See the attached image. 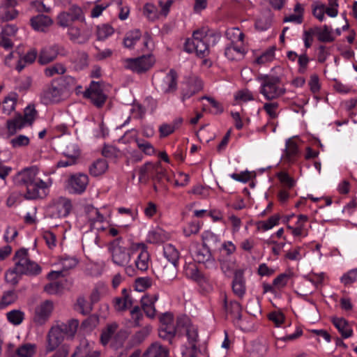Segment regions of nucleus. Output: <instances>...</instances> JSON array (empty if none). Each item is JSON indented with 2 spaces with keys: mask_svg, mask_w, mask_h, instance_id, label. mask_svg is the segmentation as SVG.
I'll list each match as a JSON object with an SVG mask.
<instances>
[{
  "mask_svg": "<svg viewBox=\"0 0 357 357\" xmlns=\"http://www.w3.org/2000/svg\"><path fill=\"white\" fill-rule=\"evenodd\" d=\"M78 264L77 258L73 257H64L61 259V264L63 268V271H68L75 268Z\"/></svg>",
  "mask_w": 357,
  "mask_h": 357,
  "instance_id": "e2e57ef3",
  "label": "nucleus"
},
{
  "mask_svg": "<svg viewBox=\"0 0 357 357\" xmlns=\"http://www.w3.org/2000/svg\"><path fill=\"white\" fill-rule=\"evenodd\" d=\"M108 169V163L106 160L99 158L94 161L89 167V174L94 177L102 175Z\"/></svg>",
  "mask_w": 357,
  "mask_h": 357,
  "instance_id": "cd10ccee",
  "label": "nucleus"
},
{
  "mask_svg": "<svg viewBox=\"0 0 357 357\" xmlns=\"http://www.w3.org/2000/svg\"><path fill=\"white\" fill-rule=\"evenodd\" d=\"M79 321L75 319L59 322L52 326L47 335V352L53 351L65 338L73 339L77 332Z\"/></svg>",
  "mask_w": 357,
  "mask_h": 357,
  "instance_id": "f03ea898",
  "label": "nucleus"
},
{
  "mask_svg": "<svg viewBox=\"0 0 357 357\" xmlns=\"http://www.w3.org/2000/svg\"><path fill=\"white\" fill-rule=\"evenodd\" d=\"M108 250L112 255V261L117 266H126L130 261L132 252H130L123 245L121 237H118L108 245Z\"/></svg>",
  "mask_w": 357,
  "mask_h": 357,
  "instance_id": "39448f33",
  "label": "nucleus"
},
{
  "mask_svg": "<svg viewBox=\"0 0 357 357\" xmlns=\"http://www.w3.org/2000/svg\"><path fill=\"white\" fill-rule=\"evenodd\" d=\"M52 217L64 218L68 215L72 208V204L69 199L60 197L56 199L52 206Z\"/></svg>",
  "mask_w": 357,
  "mask_h": 357,
  "instance_id": "2eb2a0df",
  "label": "nucleus"
},
{
  "mask_svg": "<svg viewBox=\"0 0 357 357\" xmlns=\"http://www.w3.org/2000/svg\"><path fill=\"white\" fill-rule=\"evenodd\" d=\"M38 173V169L36 167L26 168L17 174L15 182L19 185L26 187L40 178L37 177Z\"/></svg>",
  "mask_w": 357,
  "mask_h": 357,
  "instance_id": "dca6fc26",
  "label": "nucleus"
},
{
  "mask_svg": "<svg viewBox=\"0 0 357 357\" xmlns=\"http://www.w3.org/2000/svg\"><path fill=\"white\" fill-rule=\"evenodd\" d=\"M257 80L261 82L259 92L267 100L277 99L286 92L284 87L280 86L281 78L279 76L261 75L257 77Z\"/></svg>",
  "mask_w": 357,
  "mask_h": 357,
  "instance_id": "7ed1b4c3",
  "label": "nucleus"
},
{
  "mask_svg": "<svg viewBox=\"0 0 357 357\" xmlns=\"http://www.w3.org/2000/svg\"><path fill=\"white\" fill-rule=\"evenodd\" d=\"M77 305L78 307V310H79V312L83 314H88L93 310L91 303H89L84 297H79L77 298Z\"/></svg>",
  "mask_w": 357,
  "mask_h": 357,
  "instance_id": "4d7b16f0",
  "label": "nucleus"
},
{
  "mask_svg": "<svg viewBox=\"0 0 357 357\" xmlns=\"http://www.w3.org/2000/svg\"><path fill=\"white\" fill-rule=\"evenodd\" d=\"M310 33L317 37L319 41L322 43H330L335 40L332 36V29L327 25L322 27L313 26L310 29Z\"/></svg>",
  "mask_w": 357,
  "mask_h": 357,
  "instance_id": "412c9836",
  "label": "nucleus"
},
{
  "mask_svg": "<svg viewBox=\"0 0 357 357\" xmlns=\"http://www.w3.org/2000/svg\"><path fill=\"white\" fill-rule=\"evenodd\" d=\"M247 312L253 316L261 313L259 301L257 299H250L246 306Z\"/></svg>",
  "mask_w": 357,
  "mask_h": 357,
  "instance_id": "680f3d73",
  "label": "nucleus"
},
{
  "mask_svg": "<svg viewBox=\"0 0 357 357\" xmlns=\"http://www.w3.org/2000/svg\"><path fill=\"white\" fill-rule=\"evenodd\" d=\"M6 317L9 322L13 325H19L24 320V314L19 310H13L8 312L6 314Z\"/></svg>",
  "mask_w": 357,
  "mask_h": 357,
  "instance_id": "3c124183",
  "label": "nucleus"
},
{
  "mask_svg": "<svg viewBox=\"0 0 357 357\" xmlns=\"http://www.w3.org/2000/svg\"><path fill=\"white\" fill-rule=\"evenodd\" d=\"M88 183V176L78 173L70 176L68 181V188L70 192L80 195L85 191Z\"/></svg>",
  "mask_w": 357,
  "mask_h": 357,
  "instance_id": "ddd939ff",
  "label": "nucleus"
},
{
  "mask_svg": "<svg viewBox=\"0 0 357 357\" xmlns=\"http://www.w3.org/2000/svg\"><path fill=\"white\" fill-rule=\"evenodd\" d=\"M185 335L188 337L189 343L191 344V349L196 350V342L198 339V333L197 328L194 326L188 328L187 331H185Z\"/></svg>",
  "mask_w": 357,
  "mask_h": 357,
  "instance_id": "bf43d9fd",
  "label": "nucleus"
},
{
  "mask_svg": "<svg viewBox=\"0 0 357 357\" xmlns=\"http://www.w3.org/2000/svg\"><path fill=\"white\" fill-rule=\"evenodd\" d=\"M221 35L219 32L202 28L196 30L192 33V38H188L184 44V50L188 53L195 52L200 58L206 57L209 54L210 39L212 45H215L220 40Z\"/></svg>",
  "mask_w": 357,
  "mask_h": 357,
  "instance_id": "f257e3e1",
  "label": "nucleus"
},
{
  "mask_svg": "<svg viewBox=\"0 0 357 357\" xmlns=\"http://www.w3.org/2000/svg\"><path fill=\"white\" fill-rule=\"evenodd\" d=\"M142 33L139 29H136L126 33L123 45L126 48L132 49L135 44L141 38Z\"/></svg>",
  "mask_w": 357,
  "mask_h": 357,
  "instance_id": "f704fd0d",
  "label": "nucleus"
},
{
  "mask_svg": "<svg viewBox=\"0 0 357 357\" xmlns=\"http://www.w3.org/2000/svg\"><path fill=\"white\" fill-rule=\"evenodd\" d=\"M84 97L90 99L97 107H102L107 100V96L102 90V83L92 81L89 87L84 92Z\"/></svg>",
  "mask_w": 357,
  "mask_h": 357,
  "instance_id": "1a4fd4ad",
  "label": "nucleus"
},
{
  "mask_svg": "<svg viewBox=\"0 0 357 357\" xmlns=\"http://www.w3.org/2000/svg\"><path fill=\"white\" fill-rule=\"evenodd\" d=\"M177 335L176 328L174 325H160L158 328L159 337L168 342L169 344H172L174 337Z\"/></svg>",
  "mask_w": 357,
  "mask_h": 357,
  "instance_id": "c85d7f7f",
  "label": "nucleus"
},
{
  "mask_svg": "<svg viewBox=\"0 0 357 357\" xmlns=\"http://www.w3.org/2000/svg\"><path fill=\"white\" fill-rule=\"evenodd\" d=\"M64 145L65 147L62 153L66 158H73L76 159L79 158L80 153L76 144L73 142H66Z\"/></svg>",
  "mask_w": 357,
  "mask_h": 357,
  "instance_id": "37998d69",
  "label": "nucleus"
},
{
  "mask_svg": "<svg viewBox=\"0 0 357 357\" xmlns=\"http://www.w3.org/2000/svg\"><path fill=\"white\" fill-rule=\"evenodd\" d=\"M51 185L52 181L50 179L48 181H44L39 178L26 187L24 197L28 200L43 199L47 195Z\"/></svg>",
  "mask_w": 357,
  "mask_h": 357,
  "instance_id": "0eeeda50",
  "label": "nucleus"
},
{
  "mask_svg": "<svg viewBox=\"0 0 357 357\" xmlns=\"http://www.w3.org/2000/svg\"><path fill=\"white\" fill-rule=\"evenodd\" d=\"M132 304V300H127L122 297H116L113 300L114 309L119 312L126 310Z\"/></svg>",
  "mask_w": 357,
  "mask_h": 357,
  "instance_id": "603ef678",
  "label": "nucleus"
},
{
  "mask_svg": "<svg viewBox=\"0 0 357 357\" xmlns=\"http://www.w3.org/2000/svg\"><path fill=\"white\" fill-rule=\"evenodd\" d=\"M203 245L208 247L209 250L218 248L220 240L217 235L211 231H205L202 236Z\"/></svg>",
  "mask_w": 357,
  "mask_h": 357,
  "instance_id": "ea45409f",
  "label": "nucleus"
},
{
  "mask_svg": "<svg viewBox=\"0 0 357 357\" xmlns=\"http://www.w3.org/2000/svg\"><path fill=\"white\" fill-rule=\"evenodd\" d=\"M192 325L190 324V319L185 315L178 316L176 319V324L175 328H176V333L178 335H183L182 330L183 329L185 332L188 328L191 327Z\"/></svg>",
  "mask_w": 357,
  "mask_h": 357,
  "instance_id": "de8ad7c7",
  "label": "nucleus"
},
{
  "mask_svg": "<svg viewBox=\"0 0 357 357\" xmlns=\"http://www.w3.org/2000/svg\"><path fill=\"white\" fill-rule=\"evenodd\" d=\"M82 8L76 5L70 6L68 11L61 13L57 17V23L62 27H67L76 20H84Z\"/></svg>",
  "mask_w": 357,
  "mask_h": 357,
  "instance_id": "f8f14e48",
  "label": "nucleus"
},
{
  "mask_svg": "<svg viewBox=\"0 0 357 357\" xmlns=\"http://www.w3.org/2000/svg\"><path fill=\"white\" fill-rule=\"evenodd\" d=\"M68 34L70 40L79 44L86 43L90 38L89 33L81 31L79 27L75 26L69 27Z\"/></svg>",
  "mask_w": 357,
  "mask_h": 357,
  "instance_id": "a878e982",
  "label": "nucleus"
},
{
  "mask_svg": "<svg viewBox=\"0 0 357 357\" xmlns=\"http://www.w3.org/2000/svg\"><path fill=\"white\" fill-rule=\"evenodd\" d=\"M357 280V268L349 271L346 274L343 275L341 278V282L344 285H348L354 283Z\"/></svg>",
  "mask_w": 357,
  "mask_h": 357,
  "instance_id": "774afa93",
  "label": "nucleus"
},
{
  "mask_svg": "<svg viewBox=\"0 0 357 357\" xmlns=\"http://www.w3.org/2000/svg\"><path fill=\"white\" fill-rule=\"evenodd\" d=\"M275 47H271L264 52L260 56L257 57L256 62L258 64H264L272 61L275 55Z\"/></svg>",
  "mask_w": 357,
  "mask_h": 357,
  "instance_id": "052dcab7",
  "label": "nucleus"
},
{
  "mask_svg": "<svg viewBox=\"0 0 357 357\" xmlns=\"http://www.w3.org/2000/svg\"><path fill=\"white\" fill-rule=\"evenodd\" d=\"M18 95L16 93H10L5 98L2 102L3 113L9 115L15 109Z\"/></svg>",
  "mask_w": 357,
  "mask_h": 357,
  "instance_id": "4c0bfd02",
  "label": "nucleus"
},
{
  "mask_svg": "<svg viewBox=\"0 0 357 357\" xmlns=\"http://www.w3.org/2000/svg\"><path fill=\"white\" fill-rule=\"evenodd\" d=\"M67 54L68 51L63 45L54 44L45 47L40 50L38 62L41 65H45L53 61L58 55L65 56Z\"/></svg>",
  "mask_w": 357,
  "mask_h": 357,
  "instance_id": "9b49d317",
  "label": "nucleus"
},
{
  "mask_svg": "<svg viewBox=\"0 0 357 357\" xmlns=\"http://www.w3.org/2000/svg\"><path fill=\"white\" fill-rule=\"evenodd\" d=\"M63 285L59 282H53L44 287V291L48 294L59 295L63 292Z\"/></svg>",
  "mask_w": 357,
  "mask_h": 357,
  "instance_id": "864d4df0",
  "label": "nucleus"
},
{
  "mask_svg": "<svg viewBox=\"0 0 357 357\" xmlns=\"http://www.w3.org/2000/svg\"><path fill=\"white\" fill-rule=\"evenodd\" d=\"M18 15V11L15 9L10 10L5 6H0V20L3 22H7L14 20Z\"/></svg>",
  "mask_w": 357,
  "mask_h": 357,
  "instance_id": "09e8293b",
  "label": "nucleus"
},
{
  "mask_svg": "<svg viewBox=\"0 0 357 357\" xmlns=\"http://www.w3.org/2000/svg\"><path fill=\"white\" fill-rule=\"evenodd\" d=\"M178 75L175 70L171 69L163 77H155L153 84L155 89L163 93H174L177 89Z\"/></svg>",
  "mask_w": 357,
  "mask_h": 357,
  "instance_id": "6e6552de",
  "label": "nucleus"
},
{
  "mask_svg": "<svg viewBox=\"0 0 357 357\" xmlns=\"http://www.w3.org/2000/svg\"><path fill=\"white\" fill-rule=\"evenodd\" d=\"M280 218V215L275 214L270 217L267 220L259 221L257 222L258 229H261L264 231L271 229L278 224Z\"/></svg>",
  "mask_w": 357,
  "mask_h": 357,
  "instance_id": "49530a36",
  "label": "nucleus"
},
{
  "mask_svg": "<svg viewBox=\"0 0 357 357\" xmlns=\"http://www.w3.org/2000/svg\"><path fill=\"white\" fill-rule=\"evenodd\" d=\"M284 152L285 158L289 162H294L298 154V149L296 143L291 139H287Z\"/></svg>",
  "mask_w": 357,
  "mask_h": 357,
  "instance_id": "58836bf2",
  "label": "nucleus"
},
{
  "mask_svg": "<svg viewBox=\"0 0 357 357\" xmlns=\"http://www.w3.org/2000/svg\"><path fill=\"white\" fill-rule=\"evenodd\" d=\"M71 61L75 64L74 67L77 70L84 69L88 65V55L82 51H77L73 53Z\"/></svg>",
  "mask_w": 357,
  "mask_h": 357,
  "instance_id": "473e14b6",
  "label": "nucleus"
},
{
  "mask_svg": "<svg viewBox=\"0 0 357 357\" xmlns=\"http://www.w3.org/2000/svg\"><path fill=\"white\" fill-rule=\"evenodd\" d=\"M245 54V50L243 47L230 44L227 46L225 50V55L229 60H238L243 58Z\"/></svg>",
  "mask_w": 357,
  "mask_h": 357,
  "instance_id": "c756f323",
  "label": "nucleus"
},
{
  "mask_svg": "<svg viewBox=\"0 0 357 357\" xmlns=\"http://www.w3.org/2000/svg\"><path fill=\"white\" fill-rule=\"evenodd\" d=\"M7 128L10 135H15L18 130H20L26 124L22 119V116L18 114L15 118L7 121Z\"/></svg>",
  "mask_w": 357,
  "mask_h": 357,
  "instance_id": "2f4dec72",
  "label": "nucleus"
},
{
  "mask_svg": "<svg viewBox=\"0 0 357 357\" xmlns=\"http://www.w3.org/2000/svg\"><path fill=\"white\" fill-rule=\"evenodd\" d=\"M84 211L91 225L96 222H102L105 220L103 215L100 213L98 208L92 205H86Z\"/></svg>",
  "mask_w": 357,
  "mask_h": 357,
  "instance_id": "72a5a7b5",
  "label": "nucleus"
},
{
  "mask_svg": "<svg viewBox=\"0 0 357 357\" xmlns=\"http://www.w3.org/2000/svg\"><path fill=\"white\" fill-rule=\"evenodd\" d=\"M114 29L109 24H102L97 27V38L99 40H104L111 36Z\"/></svg>",
  "mask_w": 357,
  "mask_h": 357,
  "instance_id": "8fccbe9b",
  "label": "nucleus"
},
{
  "mask_svg": "<svg viewBox=\"0 0 357 357\" xmlns=\"http://www.w3.org/2000/svg\"><path fill=\"white\" fill-rule=\"evenodd\" d=\"M29 138L25 135H20L10 140V144L14 149L28 146L29 144Z\"/></svg>",
  "mask_w": 357,
  "mask_h": 357,
  "instance_id": "13d9d810",
  "label": "nucleus"
},
{
  "mask_svg": "<svg viewBox=\"0 0 357 357\" xmlns=\"http://www.w3.org/2000/svg\"><path fill=\"white\" fill-rule=\"evenodd\" d=\"M139 181L146 182L149 178L161 183L166 177L165 170L162 167L161 162H148L139 169Z\"/></svg>",
  "mask_w": 357,
  "mask_h": 357,
  "instance_id": "423d86ee",
  "label": "nucleus"
},
{
  "mask_svg": "<svg viewBox=\"0 0 357 357\" xmlns=\"http://www.w3.org/2000/svg\"><path fill=\"white\" fill-rule=\"evenodd\" d=\"M268 349V345L266 340H257L252 343L251 356L252 357H264Z\"/></svg>",
  "mask_w": 357,
  "mask_h": 357,
  "instance_id": "c9c22d12",
  "label": "nucleus"
},
{
  "mask_svg": "<svg viewBox=\"0 0 357 357\" xmlns=\"http://www.w3.org/2000/svg\"><path fill=\"white\" fill-rule=\"evenodd\" d=\"M169 350L159 343L152 344L144 352L143 357H168Z\"/></svg>",
  "mask_w": 357,
  "mask_h": 357,
  "instance_id": "bb28decb",
  "label": "nucleus"
},
{
  "mask_svg": "<svg viewBox=\"0 0 357 357\" xmlns=\"http://www.w3.org/2000/svg\"><path fill=\"white\" fill-rule=\"evenodd\" d=\"M36 352V345L33 344H24L15 351L18 357H33Z\"/></svg>",
  "mask_w": 357,
  "mask_h": 357,
  "instance_id": "a18cd8bd",
  "label": "nucleus"
},
{
  "mask_svg": "<svg viewBox=\"0 0 357 357\" xmlns=\"http://www.w3.org/2000/svg\"><path fill=\"white\" fill-rule=\"evenodd\" d=\"M36 115V110L33 106H28L24 109V114L22 116V119L26 124H32Z\"/></svg>",
  "mask_w": 357,
  "mask_h": 357,
  "instance_id": "69168bd1",
  "label": "nucleus"
},
{
  "mask_svg": "<svg viewBox=\"0 0 357 357\" xmlns=\"http://www.w3.org/2000/svg\"><path fill=\"white\" fill-rule=\"evenodd\" d=\"M17 298V294L13 290L4 292L0 301V307L3 308L13 303Z\"/></svg>",
  "mask_w": 357,
  "mask_h": 357,
  "instance_id": "6e6d98bb",
  "label": "nucleus"
},
{
  "mask_svg": "<svg viewBox=\"0 0 357 357\" xmlns=\"http://www.w3.org/2000/svg\"><path fill=\"white\" fill-rule=\"evenodd\" d=\"M66 71V67L60 63H57L54 66H50L45 69V75L47 77H52L54 75H62Z\"/></svg>",
  "mask_w": 357,
  "mask_h": 357,
  "instance_id": "5fc2aeb1",
  "label": "nucleus"
},
{
  "mask_svg": "<svg viewBox=\"0 0 357 357\" xmlns=\"http://www.w3.org/2000/svg\"><path fill=\"white\" fill-rule=\"evenodd\" d=\"M225 36L231 41V44H234L237 41L243 42L245 37L244 33L236 27L228 29L225 32Z\"/></svg>",
  "mask_w": 357,
  "mask_h": 357,
  "instance_id": "c03bdc74",
  "label": "nucleus"
},
{
  "mask_svg": "<svg viewBox=\"0 0 357 357\" xmlns=\"http://www.w3.org/2000/svg\"><path fill=\"white\" fill-rule=\"evenodd\" d=\"M163 253L165 258L172 264L178 265L180 254L178 250L170 243L163 247Z\"/></svg>",
  "mask_w": 357,
  "mask_h": 357,
  "instance_id": "e433bc0d",
  "label": "nucleus"
},
{
  "mask_svg": "<svg viewBox=\"0 0 357 357\" xmlns=\"http://www.w3.org/2000/svg\"><path fill=\"white\" fill-rule=\"evenodd\" d=\"M151 330V328L150 326H146L137 332L132 337V340L134 343H142L145 340V338L149 335Z\"/></svg>",
  "mask_w": 357,
  "mask_h": 357,
  "instance_id": "0e129e2a",
  "label": "nucleus"
},
{
  "mask_svg": "<svg viewBox=\"0 0 357 357\" xmlns=\"http://www.w3.org/2000/svg\"><path fill=\"white\" fill-rule=\"evenodd\" d=\"M188 84H189V90H188V91L183 93V99L189 98L190 97H191L192 96H193L194 94H195L196 93H197L198 91L202 90V87H203L202 81L197 77L192 78L189 81Z\"/></svg>",
  "mask_w": 357,
  "mask_h": 357,
  "instance_id": "a19ab883",
  "label": "nucleus"
},
{
  "mask_svg": "<svg viewBox=\"0 0 357 357\" xmlns=\"http://www.w3.org/2000/svg\"><path fill=\"white\" fill-rule=\"evenodd\" d=\"M119 325L116 322H113L107 325L102 330L100 335V342L102 345H107L115 335Z\"/></svg>",
  "mask_w": 357,
  "mask_h": 357,
  "instance_id": "7c9ffc66",
  "label": "nucleus"
},
{
  "mask_svg": "<svg viewBox=\"0 0 357 357\" xmlns=\"http://www.w3.org/2000/svg\"><path fill=\"white\" fill-rule=\"evenodd\" d=\"M53 309V304L50 301L41 303L36 309L35 321L40 324H43L49 317Z\"/></svg>",
  "mask_w": 357,
  "mask_h": 357,
  "instance_id": "5701e85b",
  "label": "nucleus"
},
{
  "mask_svg": "<svg viewBox=\"0 0 357 357\" xmlns=\"http://www.w3.org/2000/svg\"><path fill=\"white\" fill-rule=\"evenodd\" d=\"M31 25L37 31L45 32L52 23V20L47 15H38L31 18Z\"/></svg>",
  "mask_w": 357,
  "mask_h": 357,
  "instance_id": "4be33fe9",
  "label": "nucleus"
},
{
  "mask_svg": "<svg viewBox=\"0 0 357 357\" xmlns=\"http://www.w3.org/2000/svg\"><path fill=\"white\" fill-rule=\"evenodd\" d=\"M223 306L225 312L229 314L235 321H239L242 319V307L241 304L236 301H227V295L223 296Z\"/></svg>",
  "mask_w": 357,
  "mask_h": 357,
  "instance_id": "aec40b11",
  "label": "nucleus"
},
{
  "mask_svg": "<svg viewBox=\"0 0 357 357\" xmlns=\"http://www.w3.org/2000/svg\"><path fill=\"white\" fill-rule=\"evenodd\" d=\"M125 67L133 72L142 73L149 70L154 63V59L151 54L143 55L135 59L124 60Z\"/></svg>",
  "mask_w": 357,
  "mask_h": 357,
  "instance_id": "9d476101",
  "label": "nucleus"
},
{
  "mask_svg": "<svg viewBox=\"0 0 357 357\" xmlns=\"http://www.w3.org/2000/svg\"><path fill=\"white\" fill-rule=\"evenodd\" d=\"M59 86L60 88L62 89V91H70L73 89L77 90L78 89H81L80 86H76V80L74 77L71 76H64L59 79Z\"/></svg>",
  "mask_w": 357,
  "mask_h": 357,
  "instance_id": "79ce46f5",
  "label": "nucleus"
},
{
  "mask_svg": "<svg viewBox=\"0 0 357 357\" xmlns=\"http://www.w3.org/2000/svg\"><path fill=\"white\" fill-rule=\"evenodd\" d=\"M13 261L16 270L20 275L35 276L41 272V267L29 259L28 250L25 248H21L15 252Z\"/></svg>",
  "mask_w": 357,
  "mask_h": 357,
  "instance_id": "20e7f679",
  "label": "nucleus"
},
{
  "mask_svg": "<svg viewBox=\"0 0 357 357\" xmlns=\"http://www.w3.org/2000/svg\"><path fill=\"white\" fill-rule=\"evenodd\" d=\"M132 255L136 256L135 266L137 271L143 272L148 269L149 254L144 244H138L136 250L132 252Z\"/></svg>",
  "mask_w": 357,
  "mask_h": 357,
  "instance_id": "4468645a",
  "label": "nucleus"
},
{
  "mask_svg": "<svg viewBox=\"0 0 357 357\" xmlns=\"http://www.w3.org/2000/svg\"><path fill=\"white\" fill-rule=\"evenodd\" d=\"M194 259L199 264H204L206 268H213L215 267V259L213 258L211 250L208 247L202 245L198 248L195 255Z\"/></svg>",
  "mask_w": 357,
  "mask_h": 357,
  "instance_id": "a211bd4d",
  "label": "nucleus"
},
{
  "mask_svg": "<svg viewBox=\"0 0 357 357\" xmlns=\"http://www.w3.org/2000/svg\"><path fill=\"white\" fill-rule=\"evenodd\" d=\"M332 322L343 338H348L353 334V330L348 321L342 317H333Z\"/></svg>",
  "mask_w": 357,
  "mask_h": 357,
  "instance_id": "393cba45",
  "label": "nucleus"
},
{
  "mask_svg": "<svg viewBox=\"0 0 357 357\" xmlns=\"http://www.w3.org/2000/svg\"><path fill=\"white\" fill-rule=\"evenodd\" d=\"M63 93L62 89L52 84L41 93L40 99L45 105L59 102L61 100Z\"/></svg>",
  "mask_w": 357,
  "mask_h": 357,
  "instance_id": "f3484780",
  "label": "nucleus"
},
{
  "mask_svg": "<svg viewBox=\"0 0 357 357\" xmlns=\"http://www.w3.org/2000/svg\"><path fill=\"white\" fill-rule=\"evenodd\" d=\"M245 281L243 276V271L238 269L235 271L232 281V291L238 297L242 298L245 294Z\"/></svg>",
  "mask_w": 357,
  "mask_h": 357,
  "instance_id": "6ab92c4d",
  "label": "nucleus"
},
{
  "mask_svg": "<svg viewBox=\"0 0 357 357\" xmlns=\"http://www.w3.org/2000/svg\"><path fill=\"white\" fill-rule=\"evenodd\" d=\"M277 176L280 181L286 187L291 189L295 185V181L289 175L283 172L278 173Z\"/></svg>",
  "mask_w": 357,
  "mask_h": 357,
  "instance_id": "338daca9",
  "label": "nucleus"
},
{
  "mask_svg": "<svg viewBox=\"0 0 357 357\" xmlns=\"http://www.w3.org/2000/svg\"><path fill=\"white\" fill-rule=\"evenodd\" d=\"M178 265L169 264L165 265L158 269L159 277L166 284L170 283L177 276Z\"/></svg>",
  "mask_w": 357,
  "mask_h": 357,
  "instance_id": "b1692460",
  "label": "nucleus"
}]
</instances>
